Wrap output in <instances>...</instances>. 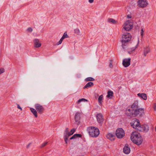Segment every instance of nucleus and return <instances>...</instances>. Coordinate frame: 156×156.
<instances>
[{"mask_svg": "<svg viewBox=\"0 0 156 156\" xmlns=\"http://www.w3.org/2000/svg\"><path fill=\"white\" fill-rule=\"evenodd\" d=\"M128 53L129 54H131V53H130V52L129 51H128Z\"/></svg>", "mask_w": 156, "mask_h": 156, "instance_id": "obj_43", "label": "nucleus"}, {"mask_svg": "<svg viewBox=\"0 0 156 156\" xmlns=\"http://www.w3.org/2000/svg\"><path fill=\"white\" fill-rule=\"evenodd\" d=\"M135 103L136 104L137 107L135 109H134V116H141L144 114V109L139 107L138 101H135Z\"/></svg>", "mask_w": 156, "mask_h": 156, "instance_id": "obj_7", "label": "nucleus"}, {"mask_svg": "<svg viewBox=\"0 0 156 156\" xmlns=\"http://www.w3.org/2000/svg\"><path fill=\"white\" fill-rule=\"evenodd\" d=\"M34 46L36 48H37L40 47L41 46V43L40 42L38 39H35L34 40Z\"/></svg>", "mask_w": 156, "mask_h": 156, "instance_id": "obj_17", "label": "nucleus"}, {"mask_svg": "<svg viewBox=\"0 0 156 156\" xmlns=\"http://www.w3.org/2000/svg\"><path fill=\"white\" fill-rule=\"evenodd\" d=\"M140 127L142 128V131H145V132H147L149 129V127L147 125H146L145 126H144L142 125Z\"/></svg>", "mask_w": 156, "mask_h": 156, "instance_id": "obj_21", "label": "nucleus"}, {"mask_svg": "<svg viewBox=\"0 0 156 156\" xmlns=\"http://www.w3.org/2000/svg\"><path fill=\"white\" fill-rule=\"evenodd\" d=\"M35 108L37 111L40 114H42L43 112L44 108L43 106L40 104H37L35 105Z\"/></svg>", "mask_w": 156, "mask_h": 156, "instance_id": "obj_10", "label": "nucleus"}, {"mask_svg": "<svg viewBox=\"0 0 156 156\" xmlns=\"http://www.w3.org/2000/svg\"><path fill=\"white\" fill-rule=\"evenodd\" d=\"M69 37V36L68 35H67V33L66 32H65L64 33V34L62 37V38H61V39L57 43V44L58 45L59 44H61L64 39L66 38H68Z\"/></svg>", "mask_w": 156, "mask_h": 156, "instance_id": "obj_16", "label": "nucleus"}, {"mask_svg": "<svg viewBox=\"0 0 156 156\" xmlns=\"http://www.w3.org/2000/svg\"><path fill=\"white\" fill-rule=\"evenodd\" d=\"M144 33V31L143 30V29H142L141 30V35L142 36V37H143V36Z\"/></svg>", "mask_w": 156, "mask_h": 156, "instance_id": "obj_38", "label": "nucleus"}, {"mask_svg": "<svg viewBox=\"0 0 156 156\" xmlns=\"http://www.w3.org/2000/svg\"><path fill=\"white\" fill-rule=\"evenodd\" d=\"M136 107V104L135 101L130 107H128L126 108V115L130 117L134 116V109Z\"/></svg>", "mask_w": 156, "mask_h": 156, "instance_id": "obj_4", "label": "nucleus"}, {"mask_svg": "<svg viewBox=\"0 0 156 156\" xmlns=\"http://www.w3.org/2000/svg\"><path fill=\"white\" fill-rule=\"evenodd\" d=\"M150 51V49L149 47H146L144 48V55L145 56L147 55V54Z\"/></svg>", "mask_w": 156, "mask_h": 156, "instance_id": "obj_18", "label": "nucleus"}, {"mask_svg": "<svg viewBox=\"0 0 156 156\" xmlns=\"http://www.w3.org/2000/svg\"><path fill=\"white\" fill-rule=\"evenodd\" d=\"M130 151V148L127 144L125 145L123 149V152L126 154H129Z\"/></svg>", "mask_w": 156, "mask_h": 156, "instance_id": "obj_15", "label": "nucleus"}, {"mask_svg": "<svg viewBox=\"0 0 156 156\" xmlns=\"http://www.w3.org/2000/svg\"><path fill=\"white\" fill-rule=\"evenodd\" d=\"M82 136V135L80 134H74L73 136H72L70 138V140H72L76 138V137H81Z\"/></svg>", "mask_w": 156, "mask_h": 156, "instance_id": "obj_23", "label": "nucleus"}, {"mask_svg": "<svg viewBox=\"0 0 156 156\" xmlns=\"http://www.w3.org/2000/svg\"><path fill=\"white\" fill-rule=\"evenodd\" d=\"M17 108L18 109H19L21 110H22V108L20 107V105L19 104H17Z\"/></svg>", "mask_w": 156, "mask_h": 156, "instance_id": "obj_39", "label": "nucleus"}, {"mask_svg": "<svg viewBox=\"0 0 156 156\" xmlns=\"http://www.w3.org/2000/svg\"><path fill=\"white\" fill-rule=\"evenodd\" d=\"M113 92L111 91H108V92L107 97L108 98H111L113 96Z\"/></svg>", "mask_w": 156, "mask_h": 156, "instance_id": "obj_26", "label": "nucleus"}, {"mask_svg": "<svg viewBox=\"0 0 156 156\" xmlns=\"http://www.w3.org/2000/svg\"><path fill=\"white\" fill-rule=\"evenodd\" d=\"M137 6L141 8L146 7L149 4L147 0H138L137 2Z\"/></svg>", "mask_w": 156, "mask_h": 156, "instance_id": "obj_8", "label": "nucleus"}, {"mask_svg": "<svg viewBox=\"0 0 156 156\" xmlns=\"http://www.w3.org/2000/svg\"><path fill=\"white\" fill-rule=\"evenodd\" d=\"M87 101V100L86 99H85L84 98H81L80 99H79L78 101L77 102V103L78 104H80V103L82 102V101Z\"/></svg>", "mask_w": 156, "mask_h": 156, "instance_id": "obj_31", "label": "nucleus"}, {"mask_svg": "<svg viewBox=\"0 0 156 156\" xmlns=\"http://www.w3.org/2000/svg\"><path fill=\"white\" fill-rule=\"evenodd\" d=\"M65 133H64L65 136L64 137V139L66 144H67L68 140V136L67 135H69V128H66L65 130Z\"/></svg>", "mask_w": 156, "mask_h": 156, "instance_id": "obj_14", "label": "nucleus"}, {"mask_svg": "<svg viewBox=\"0 0 156 156\" xmlns=\"http://www.w3.org/2000/svg\"><path fill=\"white\" fill-rule=\"evenodd\" d=\"M97 120L99 123H102L103 121L104 118L103 115L101 113L98 114L96 116Z\"/></svg>", "mask_w": 156, "mask_h": 156, "instance_id": "obj_12", "label": "nucleus"}, {"mask_svg": "<svg viewBox=\"0 0 156 156\" xmlns=\"http://www.w3.org/2000/svg\"><path fill=\"white\" fill-rule=\"evenodd\" d=\"M94 0H89V2L90 3H92L94 2Z\"/></svg>", "mask_w": 156, "mask_h": 156, "instance_id": "obj_42", "label": "nucleus"}, {"mask_svg": "<svg viewBox=\"0 0 156 156\" xmlns=\"http://www.w3.org/2000/svg\"><path fill=\"white\" fill-rule=\"evenodd\" d=\"M154 109L155 111L156 110V103H155L154 105Z\"/></svg>", "mask_w": 156, "mask_h": 156, "instance_id": "obj_40", "label": "nucleus"}, {"mask_svg": "<svg viewBox=\"0 0 156 156\" xmlns=\"http://www.w3.org/2000/svg\"><path fill=\"white\" fill-rule=\"evenodd\" d=\"M108 22L110 23H112L114 24H116L117 23V21L112 19H109L108 20Z\"/></svg>", "mask_w": 156, "mask_h": 156, "instance_id": "obj_25", "label": "nucleus"}, {"mask_svg": "<svg viewBox=\"0 0 156 156\" xmlns=\"http://www.w3.org/2000/svg\"><path fill=\"white\" fill-rule=\"evenodd\" d=\"M137 95L144 100H146L147 99V95L144 93H139Z\"/></svg>", "mask_w": 156, "mask_h": 156, "instance_id": "obj_20", "label": "nucleus"}, {"mask_svg": "<svg viewBox=\"0 0 156 156\" xmlns=\"http://www.w3.org/2000/svg\"><path fill=\"white\" fill-rule=\"evenodd\" d=\"M5 72V69L4 68H1L0 69V74L3 73Z\"/></svg>", "mask_w": 156, "mask_h": 156, "instance_id": "obj_35", "label": "nucleus"}, {"mask_svg": "<svg viewBox=\"0 0 156 156\" xmlns=\"http://www.w3.org/2000/svg\"><path fill=\"white\" fill-rule=\"evenodd\" d=\"M116 135L119 138H121L125 136L124 130L121 128H119L116 131Z\"/></svg>", "mask_w": 156, "mask_h": 156, "instance_id": "obj_9", "label": "nucleus"}, {"mask_svg": "<svg viewBox=\"0 0 156 156\" xmlns=\"http://www.w3.org/2000/svg\"><path fill=\"white\" fill-rule=\"evenodd\" d=\"M131 126L133 128L136 129L139 131H142V129L141 128V125L139 121L137 119H135L133 120V122L131 123Z\"/></svg>", "mask_w": 156, "mask_h": 156, "instance_id": "obj_6", "label": "nucleus"}, {"mask_svg": "<svg viewBox=\"0 0 156 156\" xmlns=\"http://www.w3.org/2000/svg\"><path fill=\"white\" fill-rule=\"evenodd\" d=\"M94 85V83L92 82H89L87 83L83 87V89L90 87Z\"/></svg>", "mask_w": 156, "mask_h": 156, "instance_id": "obj_22", "label": "nucleus"}, {"mask_svg": "<svg viewBox=\"0 0 156 156\" xmlns=\"http://www.w3.org/2000/svg\"><path fill=\"white\" fill-rule=\"evenodd\" d=\"M109 67L110 68H112L113 67V65H112V60H110V62L109 65Z\"/></svg>", "mask_w": 156, "mask_h": 156, "instance_id": "obj_32", "label": "nucleus"}, {"mask_svg": "<svg viewBox=\"0 0 156 156\" xmlns=\"http://www.w3.org/2000/svg\"><path fill=\"white\" fill-rule=\"evenodd\" d=\"M76 129H72L70 132H69V135H67L68 136V138L71 135H73V133H74V132L75 131Z\"/></svg>", "mask_w": 156, "mask_h": 156, "instance_id": "obj_27", "label": "nucleus"}, {"mask_svg": "<svg viewBox=\"0 0 156 156\" xmlns=\"http://www.w3.org/2000/svg\"><path fill=\"white\" fill-rule=\"evenodd\" d=\"M130 58L124 59L122 62L123 65L125 67H128L130 64Z\"/></svg>", "mask_w": 156, "mask_h": 156, "instance_id": "obj_11", "label": "nucleus"}, {"mask_svg": "<svg viewBox=\"0 0 156 156\" xmlns=\"http://www.w3.org/2000/svg\"><path fill=\"white\" fill-rule=\"evenodd\" d=\"M127 18L130 19L132 18V16L130 14H128L127 15Z\"/></svg>", "mask_w": 156, "mask_h": 156, "instance_id": "obj_37", "label": "nucleus"}, {"mask_svg": "<svg viewBox=\"0 0 156 156\" xmlns=\"http://www.w3.org/2000/svg\"><path fill=\"white\" fill-rule=\"evenodd\" d=\"M138 44H137L136 45V46L133 48H131V51H134L135 49L137 48V46L138 45Z\"/></svg>", "mask_w": 156, "mask_h": 156, "instance_id": "obj_34", "label": "nucleus"}, {"mask_svg": "<svg viewBox=\"0 0 156 156\" xmlns=\"http://www.w3.org/2000/svg\"><path fill=\"white\" fill-rule=\"evenodd\" d=\"M48 144V142H45V143H43L41 146V148H42V147H44V146H45L46 145H47V144Z\"/></svg>", "mask_w": 156, "mask_h": 156, "instance_id": "obj_33", "label": "nucleus"}, {"mask_svg": "<svg viewBox=\"0 0 156 156\" xmlns=\"http://www.w3.org/2000/svg\"><path fill=\"white\" fill-rule=\"evenodd\" d=\"M87 130L89 135L92 137H96L100 133L99 129L94 127L89 126L87 128Z\"/></svg>", "mask_w": 156, "mask_h": 156, "instance_id": "obj_3", "label": "nucleus"}, {"mask_svg": "<svg viewBox=\"0 0 156 156\" xmlns=\"http://www.w3.org/2000/svg\"><path fill=\"white\" fill-rule=\"evenodd\" d=\"M131 139L134 143L137 145L141 144L143 141L142 137L137 132H133L131 134Z\"/></svg>", "mask_w": 156, "mask_h": 156, "instance_id": "obj_1", "label": "nucleus"}, {"mask_svg": "<svg viewBox=\"0 0 156 156\" xmlns=\"http://www.w3.org/2000/svg\"><path fill=\"white\" fill-rule=\"evenodd\" d=\"M80 31L79 29L78 28H76L74 30V33L76 35H79Z\"/></svg>", "mask_w": 156, "mask_h": 156, "instance_id": "obj_29", "label": "nucleus"}, {"mask_svg": "<svg viewBox=\"0 0 156 156\" xmlns=\"http://www.w3.org/2000/svg\"><path fill=\"white\" fill-rule=\"evenodd\" d=\"M123 26L122 32H124L125 31H129L133 28V23L130 20H127L125 22Z\"/></svg>", "mask_w": 156, "mask_h": 156, "instance_id": "obj_5", "label": "nucleus"}, {"mask_svg": "<svg viewBox=\"0 0 156 156\" xmlns=\"http://www.w3.org/2000/svg\"><path fill=\"white\" fill-rule=\"evenodd\" d=\"M30 110L31 111V112H32V113L36 117H37V112L36 110L35 109H34L31 108H30Z\"/></svg>", "mask_w": 156, "mask_h": 156, "instance_id": "obj_24", "label": "nucleus"}, {"mask_svg": "<svg viewBox=\"0 0 156 156\" xmlns=\"http://www.w3.org/2000/svg\"><path fill=\"white\" fill-rule=\"evenodd\" d=\"M103 95H100L99 98H98V102H99L101 104V101L103 99Z\"/></svg>", "mask_w": 156, "mask_h": 156, "instance_id": "obj_30", "label": "nucleus"}, {"mask_svg": "<svg viewBox=\"0 0 156 156\" xmlns=\"http://www.w3.org/2000/svg\"><path fill=\"white\" fill-rule=\"evenodd\" d=\"M131 38V36L129 33L125 34L122 35L121 42L122 46L123 49H125L127 47L128 43L130 41Z\"/></svg>", "mask_w": 156, "mask_h": 156, "instance_id": "obj_2", "label": "nucleus"}, {"mask_svg": "<svg viewBox=\"0 0 156 156\" xmlns=\"http://www.w3.org/2000/svg\"><path fill=\"white\" fill-rule=\"evenodd\" d=\"M27 30L29 32H31L32 31L33 29L31 27H30L27 28Z\"/></svg>", "mask_w": 156, "mask_h": 156, "instance_id": "obj_36", "label": "nucleus"}, {"mask_svg": "<svg viewBox=\"0 0 156 156\" xmlns=\"http://www.w3.org/2000/svg\"><path fill=\"white\" fill-rule=\"evenodd\" d=\"M106 137L107 138L111 140H114L115 136L114 135V134L109 133L107 135Z\"/></svg>", "mask_w": 156, "mask_h": 156, "instance_id": "obj_19", "label": "nucleus"}, {"mask_svg": "<svg viewBox=\"0 0 156 156\" xmlns=\"http://www.w3.org/2000/svg\"><path fill=\"white\" fill-rule=\"evenodd\" d=\"M31 144V143H29L27 146V147H26L27 148H28L30 146V145Z\"/></svg>", "mask_w": 156, "mask_h": 156, "instance_id": "obj_41", "label": "nucleus"}, {"mask_svg": "<svg viewBox=\"0 0 156 156\" xmlns=\"http://www.w3.org/2000/svg\"><path fill=\"white\" fill-rule=\"evenodd\" d=\"M81 113L80 112H77L75 114L74 119L76 122L77 123V124L80 123V115Z\"/></svg>", "mask_w": 156, "mask_h": 156, "instance_id": "obj_13", "label": "nucleus"}, {"mask_svg": "<svg viewBox=\"0 0 156 156\" xmlns=\"http://www.w3.org/2000/svg\"><path fill=\"white\" fill-rule=\"evenodd\" d=\"M86 81H91L94 80V79L91 77H89L86 78L85 80Z\"/></svg>", "mask_w": 156, "mask_h": 156, "instance_id": "obj_28", "label": "nucleus"}]
</instances>
